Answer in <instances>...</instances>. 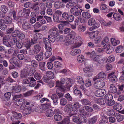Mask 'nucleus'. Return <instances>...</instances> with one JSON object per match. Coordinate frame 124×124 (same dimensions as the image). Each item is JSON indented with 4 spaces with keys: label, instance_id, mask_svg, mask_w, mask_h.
<instances>
[{
    "label": "nucleus",
    "instance_id": "nucleus-15",
    "mask_svg": "<svg viewBox=\"0 0 124 124\" xmlns=\"http://www.w3.org/2000/svg\"><path fill=\"white\" fill-rule=\"evenodd\" d=\"M39 4L38 2L34 3L31 9L36 14H38L39 13V10L38 6Z\"/></svg>",
    "mask_w": 124,
    "mask_h": 124
},
{
    "label": "nucleus",
    "instance_id": "nucleus-62",
    "mask_svg": "<svg viewBox=\"0 0 124 124\" xmlns=\"http://www.w3.org/2000/svg\"><path fill=\"white\" fill-rule=\"evenodd\" d=\"M69 14L68 13L66 12H63L62 15V19L64 20H66L67 19V18L68 17V16Z\"/></svg>",
    "mask_w": 124,
    "mask_h": 124
},
{
    "label": "nucleus",
    "instance_id": "nucleus-41",
    "mask_svg": "<svg viewBox=\"0 0 124 124\" xmlns=\"http://www.w3.org/2000/svg\"><path fill=\"white\" fill-rule=\"evenodd\" d=\"M81 101L83 105H90L91 104L90 102L87 99H84L81 100Z\"/></svg>",
    "mask_w": 124,
    "mask_h": 124
},
{
    "label": "nucleus",
    "instance_id": "nucleus-37",
    "mask_svg": "<svg viewBox=\"0 0 124 124\" xmlns=\"http://www.w3.org/2000/svg\"><path fill=\"white\" fill-rule=\"evenodd\" d=\"M111 40L112 44L114 46H116L120 43V41L119 40H116L114 38H111Z\"/></svg>",
    "mask_w": 124,
    "mask_h": 124
},
{
    "label": "nucleus",
    "instance_id": "nucleus-5",
    "mask_svg": "<svg viewBox=\"0 0 124 124\" xmlns=\"http://www.w3.org/2000/svg\"><path fill=\"white\" fill-rule=\"evenodd\" d=\"M68 2V0H62V1H57L55 2L54 6L56 9H59L63 8L64 7V3Z\"/></svg>",
    "mask_w": 124,
    "mask_h": 124
},
{
    "label": "nucleus",
    "instance_id": "nucleus-20",
    "mask_svg": "<svg viewBox=\"0 0 124 124\" xmlns=\"http://www.w3.org/2000/svg\"><path fill=\"white\" fill-rule=\"evenodd\" d=\"M39 69L43 71L46 70V63L44 62H40L39 64Z\"/></svg>",
    "mask_w": 124,
    "mask_h": 124
},
{
    "label": "nucleus",
    "instance_id": "nucleus-23",
    "mask_svg": "<svg viewBox=\"0 0 124 124\" xmlns=\"http://www.w3.org/2000/svg\"><path fill=\"white\" fill-rule=\"evenodd\" d=\"M117 91V89L114 85L113 84H111L109 90L110 92L111 93H116Z\"/></svg>",
    "mask_w": 124,
    "mask_h": 124
},
{
    "label": "nucleus",
    "instance_id": "nucleus-47",
    "mask_svg": "<svg viewBox=\"0 0 124 124\" xmlns=\"http://www.w3.org/2000/svg\"><path fill=\"white\" fill-rule=\"evenodd\" d=\"M16 45L17 48L19 49L22 48L23 46V43L22 41L20 40H18V42L16 43Z\"/></svg>",
    "mask_w": 124,
    "mask_h": 124
},
{
    "label": "nucleus",
    "instance_id": "nucleus-39",
    "mask_svg": "<svg viewBox=\"0 0 124 124\" xmlns=\"http://www.w3.org/2000/svg\"><path fill=\"white\" fill-rule=\"evenodd\" d=\"M74 94L76 95H78L79 98L82 96V94L80 91L78 89H76L73 92Z\"/></svg>",
    "mask_w": 124,
    "mask_h": 124
},
{
    "label": "nucleus",
    "instance_id": "nucleus-48",
    "mask_svg": "<svg viewBox=\"0 0 124 124\" xmlns=\"http://www.w3.org/2000/svg\"><path fill=\"white\" fill-rule=\"evenodd\" d=\"M0 9L2 12L5 13L8 11V8L5 5H3L1 7Z\"/></svg>",
    "mask_w": 124,
    "mask_h": 124
},
{
    "label": "nucleus",
    "instance_id": "nucleus-18",
    "mask_svg": "<svg viewBox=\"0 0 124 124\" xmlns=\"http://www.w3.org/2000/svg\"><path fill=\"white\" fill-rule=\"evenodd\" d=\"M23 44L24 45L27 49H29L31 44L30 43V40L29 39L26 38L23 41Z\"/></svg>",
    "mask_w": 124,
    "mask_h": 124
},
{
    "label": "nucleus",
    "instance_id": "nucleus-22",
    "mask_svg": "<svg viewBox=\"0 0 124 124\" xmlns=\"http://www.w3.org/2000/svg\"><path fill=\"white\" fill-rule=\"evenodd\" d=\"M43 53L42 52L36 55L35 56V59L38 61H41L43 60Z\"/></svg>",
    "mask_w": 124,
    "mask_h": 124
},
{
    "label": "nucleus",
    "instance_id": "nucleus-31",
    "mask_svg": "<svg viewBox=\"0 0 124 124\" xmlns=\"http://www.w3.org/2000/svg\"><path fill=\"white\" fill-rule=\"evenodd\" d=\"M34 4V3H32L30 2H28L25 3L24 5V6L27 8L32 9Z\"/></svg>",
    "mask_w": 124,
    "mask_h": 124
},
{
    "label": "nucleus",
    "instance_id": "nucleus-32",
    "mask_svg": "<svg viewBox=\"0 0 124 124\" xmlns=\"http://www.w3.org/2000/svg\"><path fill=\"white\" fill-rule=\"evenodd\" d=\"M116 117L118 122L122 121L124 119L123 116L119 113L116 114Z\"/></svg>",
    "mask_w": 124,
    "mask_h": 124
},
{
    "label": "nucleus",
    "instance_id": "nucleus-60",
    "mask_svg": "<svg viewBox=\"0 0 124 124\" xmlns=\"http://www.w3.org/2000/svg\"><path fill=\"white\" fill-rule=\"evenodd\" d=\"M78 117L76 116H73V121L78 124H81Z\"/></svg>",
    "mask_w": 124,
    "mask_h": 124
},
{
    "label": "nucleus",
    "instance_id": "nucleus-51",
    "mask_svg": "<svg viewBox=\"0 0 124 124\" xmlns=\"http://www.w3.org/2000/svg\"><path fill=\"white\" fill-rule=\"evenodd\" d=\"M35 70L33 68H32L27 71V74L28 76H32Z\"/></svg>",
    "mask_w": 124,
    "mask_h": 124
},
{
    "label": "nucleus",
    "instance_id": "nucleus-21",
    "mask_svg": "<svg viewBox=\"0 0 124 124\" xmlns=\"http://www.w3.org/2000/svg\"><path fill=\"white\" fill-rule=\"evenodd\" d=\"M11 18L9 16H7L5 18L3 22L7 25L12 24V21Z\"/></svg>",
    "mask_w": 124,
    "mask_h": 124
},
{
    "label": "nucleus",
    "instance_id": "nucleus-17",
    "mask_svg": "<svg viewBox=\"0 0 124 124\" xmlns=\"http://www.w3.org/2000/svg\"><path fill=\"white\" fill-rule=\"evenodd\" d=\"M83 71L85 73H87V76L90 77L91 76L92 74V69L89 67H86L83 69Z\"/></svg>",
    "mask_w": 124,
    "mask_h": 124
},
{
    "label": "nucleus",
    "instance_id": "nucleus-13",
    "mask_svg": "<svg viewBox=\"0 0 124 124\" xmlns=\"http://www.w3.org/2000/svg\"><path fill=\"white\" fill-rule=\"evenodd\" d=\"M25 100L23 99H17L15 101V105L18 106H22L23 105H25Z\"/></svg>",
    "mask_w": 124,
    "mask_h": 124
},
{
    "label": "nucleus",
    "instance_id": "nucleus-43",
    "mask_svg": "<svg viewBox=\"0 0 124 124\" xmlns=\"http://www.w3.org/2000/svg\"><path fill=\"white\" fill-rule=\"evenodd\" d=\"M115 114V111L113 109H109L107 112L108 115L110 116L114 115Z\"/></svg>",
    "mask_w": 124,
    "mask_h": 124
},
{
    "label": "nucleus",
    "instance_id": "nucleus-52",
    "mask_svg": "<svg viewBox=\"0 0 124 124\" xmlns=\"http://www.w3.org/2000/svg\"><path fill=\"white\" fill-rule=\"evenodd\" d=\"M17 61H18V60L15 58H12L9 60L10 64H12L15 66L16 65V63Z\"/></svg>",
    "mask_w": 124,
    "mask_h": 124
},
{
    "label": "nucleus",
    "instance_id": "nucleus-49",
    "mask_svg": "<svg viewBox=\"0 0 124 124\" xmlns=\"http://www.w3.org/2000/svg\"><path fill=\"white\" fill-rule=\"evenodd\" d=\"M113 18L116 21H119L120 20L121 18V16L119 15L118 13H115L113 15Z\"/></svg>",
    "mask_w": 124,
    "mask_h": 124
},
{
    "label": "nucleus",
    "instance_id": "nucleus-4",
    "mask_svg": "<svg viewBox=\"0 0 124 124\" xmlns=\"http://www.w3.org/2000/svg\"><path fill=\"white\" fill-rule=\"evenodd\" d=\"M82 10L77 6H74L71 9L70 12L74 16H77L80 15Z\"/></svg>",
    "mask_w": 124,
    "mask_h": 124
},
{
    "label": "nucleus",
    "instance_id": "nucleus-8",
    "mask_svg": "<svg viewBox=\"0 0 124 124\" xmlns=\"http://www.w3.org/2000/svg\"><path fill=\"white\" fill-rule=\"evenodd\" d=\"M13 115L11 117V120L13 121H15V119H20L22 118L21 114L19 113H17L15 111L12 112Z\"/></svg>",
    "mask_w": 124,
    "mask_h": 124
},
{
    "label": "nucleus",
    "instance_id": "nucleus-16",
    "mask_svg": "<svg viewBox=\"0 0 124 124\" xmlns=\"http://www.w3.org/2000/svg\"><path fill=\"white\" fill-rule=\"evenodd\" d=\"M64 110L65 112L71 113L73 111L72 105L71 104L67 105L65 106Z\"/></svg>",
    "mask_w": 124,
    "mask_h": 124
},
{
    "label": "nucleus",
    "instance_id": "nucleus-34",
    "mask_svg": "<svg viewBox=\"0 0 124 124\" xmlns=\"http://www.w3.org/2000/svg\"><path fill=\"white\" fill-rule=\"evenodd\" d=\"M46 75L48 78L50 79H53L54 77V74L51 71H48Z\"/></svg>",
    "mask_w": 124,
    "mask_h": 124
},
{
    "label": "nucleus",
    "instance_id": "nucleus-30",
    "mask_svg": "<svg viewBox=\"0 0 124 124\" xmlns=\"http://www.w3.org/2000/svg\"><path fill=\"white\" fill-rule=\"evenodd\" d=\"M106 101L105 99L103 98H100L97 100V103L100 104L104 105L106 102Z\"/></svg>",
    "mask_w": 124,
    "mask_h": 124
},
{
    "label": "nucleus",
    "instance_id": "nucleus-14",
    "mask_svg": "<svg viewBox=\"0 0 124 124\" xmlns=\"http://www.w3.org/2000/svg\"><path fill=\"white\" fill-rule=\"evenodd\" d=\"M103 46L106 48V52L107 53L110 54L114 50V48L111 46H109L108 44H106Z\"/></svg>",
    "mask_w": 124,
    "mask_h": 124
},
{
    "label": "nucleus",
    "instance_id": "nucleus-53",
    "mask_svg": "<svg viewBox=\"0 0 124 124\" xmlns=\"http://www.w3.org/2000/svg\"><path fill=\"white\" fill-rule=\"evenodd\" d=\"M54 119L56 121H59L62 120V116L59 114L55 115L54 116Z\"/></svg>",
    "mask_w": 124,
    "mask_h": 124
},
{
    "label": "nucleus",
    "instance_id": "nucleus-10",
    "mask_svg": "<svg viewBox=\"0 0 124 124\" xmlns=\"http://www.w3.org/2000/svg\"><path fill=\"white\" fill-rule=\"evenodd\" d=\"M114 72H112L109 74L108 77V79L111 82H115L117 81L118 79L117 77L114 75L115 74Z\"/></svg>",
    "mask_w": 124,
    "mask_h": 124
},
{
    "label": "nucleus",
    "instance_id": "nucleus-7",
    "mask_svg": "<svg viewBox=\"0 0 124 124\" xmlns=\"http://www.w3.org/2000/svg\"><path fill=\"white\" fill-rule=\"evenodd\" d=\"M106 74L103 72H101L99 73L97 75L93 78V81H95L101 78L103 79H106Z\"/></svg>",
    "mask_w": 124,
    "mask_h": 124
},
{
    "label": "nucleus",
    "instance_id": "nucleus-56",
    "mask_svg": "<svg viewBox=\"0 0 124 124\" xmlns=\"http://www.w3.org/2000/svg\"><path fill=\"white\" fill-rule=\"evenodd\" d=\"M106 103L108 106H111L113 105L115 102L114 100L112 99L107 101Z\"/></svg>",
    "mask_w": 124,
    "mask_h": 124
},
{
    "label": "nucleus",
    "instance_id": "nucleus-58",
    "mask_svg": "<svg viewBox=\"0 0 124 124\" xmlns=\"http://www.w3.org/2000/svg\"><path fill=\"white\" fill-rule=\"evenodd\" d=\"M88 24L90 25H96L95 21L94 19L91 18L88 21Z\"/></svg>",
    "mask_w": 124,
    "mask_h": 124
},
{
    "label": "nucleus",
    "instance_id": "nucleus-2",
    "mask_svg": "<svg viewBox=\"0 0 124 124\" xmlns=\"http://www.w3.org/2000/svg\"><path fill=\"white\" fill-rule=\"evenodd\" d=\"M43 43L45 45V48L48 51L46 52L45 54L46 58L49 57L52 55V53L50 51L51 50V43L47 38L43 39Z\"/></svg>",
    "mask_w": 124,
    "mask_h": 124
},
{
    "label": "nucleus",
    "instance_id": "nucleus-38",
    "mask_svg": "<svg viewBox=\"0 0 124 124\" xmlns=\"http://www.w3.org/2000/svg\"><path fill=\"white\" fill-rule=\"evenodd\" d=\"M80 53V50L79 49H77L73 50L71 52V54L72 55L74 56L78 54H79Z\"/></svg>",
    "mask_w": 124,
    "mask_h": 124
},
{
    "label": "nucleus",
    "instance_id": "nucleus-46",
    "mask_svg": "<svg viewBox=\"0 0 124 124\" xmlns=\"http://www.w3.org/2000/svg\"><path fill=\"white\" fill-rule=\"evenodd\" d=\"M74 19V17L73 15L70 14L66 21L71 22L73 21Z\"/></svg>",
    "mask_w": 124,
    "mask_h": 124
},
{
    "label": "nucleus",
    "instance_id": "nucleus-9",
    "mask_svg": "<svg viewBox=\"0 0 124 124\" xmlns=\"http://www.w3.org/2000/svg\"><path fill=\"white\" fill-rule=\"evenodd\" d=\"M66 89L64 88L61 87H58L57 89L56 90V94L59 96V98H60L63 96L64 94L62 93L61 92H65L66 91Z\"/></svg>",
    "mask_w": 124,
    "mask_h": 124
},
{
    "label": "nucleus",
    "instance_id": "nucleus-44",
    "mask_svg": "<svg viewBox=\"0 0 124 124\" xmlns=\"http://www.w3.org/2000/svg\"><path fill=\"white\" fill-rule=\"evenodd\" d=\"M51 98L53 100L54 103L57 102L58 97L55 94H53L51 96Z\"/></svg>",
    "mask_w": 124,
    "mask_h": 124
},
{
    "label": "nucleus",
    "instance_id": "nucleus-61",
    "mask_svg": "<svg viewBox=\"0 0 124 124\" xmlns=\"http://www.w3.org/2000/svg\"><path fill=\"white\" fill-rule=\"evenodd\" d=\"M19 33V31L18 30H16L12 33V36L13 37H15L17 36H18Z\"/></svg>",
    "mask_w": 124,
    "mask_h": 124
},
{
    "label": "nucleus",
    "instance_id": "nucleus-42",
    "mask_svg": "<svg viewBox=\"0 0 124 124\" xmlns=\"http://www.w3.org/2000/svg\"><path fill=\"white\" fill-rule=\"evenodd\" d=\"M11 93L10 92H8L4 94V99L5 101H8L10 99Z\"/></svg>",
    "mask_w": 124,
    "mask_h": 124
},
{
    "label": "nucleus",
    "instance_id": "nucleus-50",
    "mask_svg": "<svg viewBox=\"0 0 124 124\" xmlns=\"http://www.w3.org/2000/svg\"><path fill=\"white\" fill-rule=\"evenodd\" d=\"M82 16L85 18H89L90 17V14L87 12H83L82 13Z\"/></svg>",
    "mask_w": 124,
    "mask_h": 124
},
{
    "label": "nucleus",
    "instance_id": "nucleus-11",
    "mask_svg": "<svg viewBox=\"0 0 124 124\" xmlns=\"http://www.w3.org/2000/svg\"><path fill=\"white\" fill-rule=\"evenodd\" d=\"M31 106H25L24 108L23 111V115H28L30 114L31 112Z\"/></svg>",
    "mask_w": 124,
    "mask_h": 124
},
{
    "label": "nucleus",
    "instance_id": "nucleus-3",
    "mask_svg": "<svg viewBox=\"0 0 124 124\" xmlns=\"http://www.w3.org/2000/svg\"><path fill=\"white\" fill-rule=\"evenodd\" d=\"M26 79H24L23 80V83L25 84H29V86L30 87H34L37 82H40L42 83V81H37L36 82L33 77H28L26 78Z\"/></svg>",
    "mask_w": 124,
    "mask_h": 124
},
{
    "label": "nucleus",
    "instance_id": "nucleus-27",
    "mask_svg": "<svg viewBox=\"0 0 124 124\" xmlns=\"http://www.w3.org/2000/svg\"><path fill=\"white\" fill-rule=\"evenodd\" d=\"M97 117L95 116H94L91 118L89 119L88 122L89 124H93L95 123L96 121Z\"/></svg>",
    "mask_w": 124,
    "mask_h": 124
},
{
    "label": "nucleus",
    "instance_id": "nucleus-6",
    "mask_svg": "<svg viewBox=\"0 0 124 124\" xmlns=\"http://www.w3.org/2000/svg\"><path fill=\"white\" fill-rule=\"evenodd\" d=\"M95 81L94 83V86L96 89L101 88L105 85V82L103 80L99 79Z\"/></svg>",
    "mask_w": 124,
    "mask_h": 124
},
{
    "label": "nucleus",
    "instance_id": "nucleus-33",
    "mask_svg": "<svg viewBox=\"0 0 124 124\" xmlns=\"http://www.w3.org/2000/svg\"><path fill=\"white\" fill-rule=\"evenodd\" d=\"M54 114V112L52 109H49L46 112V115L47 117H51Z\"/></svg>",
    "mask_w": 124,
    "mask_h": 124
},
{
    "label": "nucleus",
    "instance_id": "nucleus-57",
    "mask_svg": "<svg viewBox=\"0 0 124 124\" xmlns=\"http://www.w3.org/2000/svg\"><path fill=\"white\" fill-rule=\"evenodd\" d=\"M86 27L83 25H80L78 27L79 31L81 32H84L86 30Z\"/></svg>",
    "mask_w": 124,
    "mask_h": 124
},
{
    "label": "nucleus",
    "instance_id": "nucleus-12",
    "mask_svg": "<svg viewBox=\"0 0 124 124\" xmlns=\"http://www.w3.org/2000/svg\"><path fill=\"white\" fill-rule=\"evenodd\" d=\"M104 89H102L96 90L95 93V95L98 97L103 96L106 93Z\"/></svg>",
    "mask_w": 124,
    "mask_h": 124
},
{
    "label": "nucleus",
    "instance_id": "nucleus-24",
    "mask_svg": "<svg viewBox=\"0 0 124 124\" xmlns=\"http://www.w3.org/2000/svg\"><path fill=\"white\" fill-rule=\"evenodd\" d=\"M27 73L25 70H21L20 75V77L22 78H25L27 77Z\"/></svg>",
    "mask_w": 124,
    "mask_h": 124
},
{
    "label": "nucleus",
    "instance_id": "nucleus-64",
    "mask_svg": "<svg viewBox=\"0 0 124 124\" xmlns=\"http://www.w3.org/2000/svg\"><path fill=\"white\" fill-rule=\"evenodd\" d=\"M53 20L54 21L56 22H58L59 21V18L57 15L54 14L53 15Z\"/></svg>",
    "mask_w": 124,
    "mask_h": 124
},
{
    "label": "nucleus",
    "instance_id": "nucleus-25",
    "mask_svg": "<svg viewBox=\"0 0 124 124\" xmlns=\"http://www.w3.org/2000/svg\"><path fill=\"white\" fill-rule=\"evenodd\" d=\"M73 109L74 112H75L78 110V108L80 106V105L78 102H76L73 104Z\"/></svg>",
    "mask_w": 124,
    "mask_h": 124
},
{
    "label": "nucleus",
    "instance_id": "nucleus-63",
    "mask_svg": "<svg viewBox=\"0 0 124 124\" xmlns=\"http://www.w3.org/2000/svg\"><path fill=\"white\" fill-rule=\"evenodd\" d=\"M64 97L66 98L67 100L69 101H72V98L71 96L70 95V94L68 93L66 94Z\"/></svg>",
    "mask_w": 124,
    "mask_h": 124
},
{
    "label": "nucleus",
    "instance_id": "nucleus-59",
    "mask_svg": "<svg viewBox=\"0 0 124 124\" xmlns=\"http://www.w3.org/2000/svg\"><path fill=\"white\" fill-rule=\"evenodd\" d=\"M105 99L107 101L110 100H111L113 99V97L111 94H108L105 96Z\"/></svg>",
    "mask_w": 124,
    "mask_h": 124
},
{
    "label": "nucleus",
    "instance_id": "nucleus-26",
    "mask_svg": "<svg viewBox=\"0 0 124 124\" xmlns=\"http://www.w3.org/2000/svg\"><path fill=\"white\" fill-rule=\"evenodd\" d=\"M4 20L1 19L0 20V28L2 30H5L7 28V26L3 22Z\"/></svg>",
    "mask_w": 124,
    "mask_h": 124
},
{
    "label": "nucleus",
    "instance_id": "nucleus-40",
    "mask_svg": "<svg viewBox=\"0 0 124 124\" xmlns=\"http://www.w3.org/2000/svg\"><path fill=\"white\" fill-rule=\"evenodd\" d=\"M115 57L113 55L110 56L106 60V62L108 63H110L113 62L115 60Z\"/></svg>",
    "mask_w": 124,
    "mask_h": 124
},
{
    "label": "nucleus",
    "instance_id": "nucleus-54",
    "mask_svg": "<svg viewBox=\"0 0 124 124\" xmlns=\"http://www.w3.org/2000/svg\"><path fill=\"white\" fill-rule=\"evenodd\" d=\"M67 104V100L65 98L61 99L60 101V104L62 106H64Z\"/></svg>",
    "mask_w": 124,
    "mask_h": 124
},
{
    "label": "nucleus",
    "instance_id": "nucleus-1",
    "mask_svg": "<svg viewBox=\"0 0 124 124\" xmlns=\"http://www.w3.org/2000/svg\"><path fill=\"white\" fill-rule=\"evenodd\" d=\"M68 81L65 83V80L63 78H61L60 82L58 81L56 82V86L58 87H61L66 89L69 90L70 88L72 86L71 83V80L70 78H68Z\"/></svg>",
    "mask_w": 124,
    "mask_h": 124
},
{
    "label": "nucleus",
    "instance_id": "nucleus-45",
    "mask_svg": "<svg viewBox=\"0 0 124 124\" xmlns=\"http://www.w3.org/2000/svg\"><path fill=\"white\" fill-rule=\"evenodd\" d=\"M77 59L78 62L80 63L83 62L85 60L84 56L82 55H80L78 56Z\"/></svg>",
    "mask_w": 124,
    "mask_h": 124
},
{
    "label": "nucleus",
    "instance_id": "nucleus-29",
    "mask_svg": "<svg viewBox=\"0 0 124 124\" xmlns=\"http://www.w3.org/2000/svg\"><path fill=\"white\" fill-rule=\"evenodd\" d=\"M34 47L33 49L36 54L39 53L41 49V47L38 44L35 45L34 46Z\"/></svg>",
    "mask_w": 124,
    "mask_h": 124
},
{
    "label": "nucleus",
    "instance_id": "nucleus-28",
    "mask_svg": "<svg viewBox=\"0 0 124 124\" xmlns=\"http://www.w3.org/2000/svg\"><path fill=\"white\" fill-rule=\"evenodd\" d=\"M31 25L29 23L26 22L23 23L22 24L23 28L25 30H27L31 27Z\"/></svg>",
    "mask_w": 124,
    "mask_h": 124
},
{
    "label": "nucleus",
    "instance_id": "nucleus-55",
    "mask_svg": "<svg viewBox=\"0 0 124 124\" xmlns=\"http://www.w3.org/2000/svg\"><path fill=\"white\" fill-rule=\"evenodd\" d=\"M76 34L75 32L72 31L69 35L68 38L69 39H74L75 38V35Z\"/></svg>",
    "mask_w": 124,
    "mask_h": 124
},
{
    "label": "nucleus",
    "instance_id": "nucleus-36",
    "mask_svg": "<svg viewBox=\"0 0 124 124\" xmlns=\"http://www.w3.org/2000/svg\"><path fill=\"white\" fill-rule=\"evenodd\" d=\"M55 35H53L52 34H50L48 36L49 40L52 42H55Z\"/></svg>",
    "mask_w": 124,
    "mask_h": 124
},
{
    "label": "nucleus",
    "instance_id": "nucleus-19",
    "mask_svg": "<svg viewBox=\"0 0 124 124\" xmlns=\"http://www.w3.org/2000/svg\"><path fill=\"white\" fill-rule=\"evenodd\" d=\"M108 122V119L107 117L106 116H102L101 119L100 121L99 124H106Z\"/></svg>",
    "mask_w": 124,
    "mask_h": 124
},
{
    "label": "nucleus",
    "instance_id": "nucleus-35",
    "mask_svg": "<svg viewBox=\"0 0 124 124\" xmlns=\"http://www.w3.org/2000/svg\"><path fill=\"white\" fill-rule=\"evenodd\" d=\"M122 105L119 103H117L115 104L113 107V108L115 110L117 111L120 110L122 108Z\"/></svg>",
    "mask_w": 124,
    "mask_h": 124
}]
</instances>
